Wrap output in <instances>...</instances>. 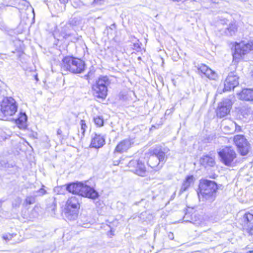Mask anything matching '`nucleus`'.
Masks as SVG:
<instances>
[{
	"label": "nucleus",
	"instance_id": "f3484780",
	"mask_svg": "<svg viewBox=\"0 0 253 253\" xmlns=\"http://www.w3.org/2000/svg\"><path fill=\"white\" fill-rule=\"evenodd\" d=\"M240 99L245 101H253V89L244 88L238 94Z\"/></svg>",
	"mask_w": 253,
	"mask_h": 253
},
{
	"label": "nucleus",
	"instance_id": "a878e982",
	"mask_svg": "<svg viewBox=\"0 0 253 253\" xmlns=\"http://www.w3.org/2000/svg\"><path fill=\"white\" fill-rule=\"evenodd\" d=\"M79 182L70 183L66 185V190L70 193H74L75 191L78 186Z\"/></svg>",
	"mask_w": 253,
	"mask_h": 253
},
{
	"label": "nucleus",
	"instance_id": "5701e85b",
	"mask_svg": "<svg viewBox=\"0 0 253 253\" xmlns=\"http://www.w3.org/2000/svg\"><path fill=\"white\" fill-rule=\"evenodd\" d=\"M237 30V25L235 22L231 23L226 29V33L227 35L232 36L235 34Z\"/></svg>",
	"mask_w": 253,
	"mask_h": 253
},
{
	"label": "nucleus",
	"instance_id": "ddd939ff",
	"mask_svg": "<svg viewBox=\"0 0 253 253\" xmlns=\"http://www.w3.org/2000/svg\"><path fill=\"white\" fill-rule=\"evenodd\" d=\"M238 77L233 72L229 74L224 82L223 91L234 89L239 84Z\"/></svg>",
	"mask_w": 253,
	"mask_h": 253
},
{
	"label": "nucleus",
	"instance_id": "412c9836",
	"mask_svg": "<svg viewBox=\"0 0 253 253\" xmlns=\"http://www.w3.org/2000/svg\"><path fill=\"white\" fill-rule=\"evenodd\" d=\"M200 162L201 164L205 167L208 166L212 167L215 163L214 159L208 156H203L201 158Z\"/></svg>",
	"mask_w": 253,
	"mask_h": 253
},
{
	"label": "nucleus",
	"instance_id": "a19ab883",
	"mask_svg": "<svg viewBox=\"0 0 253 253\" xmlns=\"http://www.w3.org/2000/svg\"><path fill=\"white\" fill-rule=\"evenodd\" d=\"M137 45H138V43L137 44H134V46L136 47V46H137Z\"/></svg>",
	"mask_w": 253,
	"mask_h": 253
},
{
	"label": "nucleus",
	"instance_id": "49530a36",
	"mask_svg": "<svg viewBox=\"0 0 253 253\" xmlns=\"http://www.w3.org/2000/svg\"><path fill=\"white\" fill-rule=\"evenodd\" d=\"M114 165H118V163H117V164H116V163H115Z\"/></svg>",
	"mask_w": 253,
	"mask_h": 253
},
{
	"label": "nucleus",
	"instance_id": "423d86ee",
	"mask_svg": "<svg viewBox=\"0 0 253 253\" xmlns=\"http://www.w3.org/2000/svg\"><path fill=\"white\" fill-rule=\"evenodd\" d=\"M165 162V153L160 148H156L153 150V154L149 158L148 163L152 168L160 169L162 168Z\"/></svg>",
	"mask_w": 253,
	"mask_h": 253
},
{
	"label": "nucleus",
	"instance_id": "7ed1b4c3",
	"mask_svg": "<svg viewBox=\"0 0 253 253\" xmlns=\"http://www.w3.org/2000/svg\"><path fill=\"white\" fill-rule=\"evenodd\" d=\"M84 62L81 59L68 56L63 59L61 68L63 70L73 73H81L84 71Z\"/></svg>",
	"mask_w": 253,
	"mask_h": 253
},
{
	"label": "nucleus",
	"instance_id": "20e7f679",
	"mask_svg": "<svg viewBox=\"0 0 253 253\" xmlns=\"http://www.w3.org/2000/svg\"><path fill=\"white\" fill-rule=\"evenodd\" d=\"M110 84L111 81L108 77H99L92 85L94 96L99 98H105L107 95L108 86Z\"/></svg>",
	"mask_w": 253,
	"mask_h": 253
},
{
	"label": "nucleus",
	"instance_id": "9d476101",
	"mask_svg": "<svg viewBox=\"0 0 253 253\" xmlns=\"http://www.w3.org/2000/svg\"><path fill=\"white\" fill-rule=\"evenodd\" d=\"M234 141L240 154L243 156L246 155L249 152V146L244 136L242 135H237L234 136Z\"/></svg>",
	"mask_w": 253,
	"mask_h": 253
},
{
	"label": "nucleus",
	"instance_id": "f257e3e1",
	"mask_svg": "<svg viewBox=\"0 0 253 253\" xmlns=\"http://www.w3.org/2000/svg\"><path fill=\"white\" fill-rule=\"evenodd\" d=\"M217 185L212 181L202 180L199 184V192L198 194L200 199L213 201L215 197Z\"/></svg>",
	"mask_w": 253,
	"mask_h": 253
},
{
	"label": "nucleus",
	"instance_id": "c03bdc74",
	"mask_svg": "<svg viewBox=\"0 0 253 253\" xmlns=\"http://www.w3.org/2000/svg\"><path fill=\"white\" fill-rule=\"evenodd\" d=\"M153 163H156V161H154Z\"/></svg>",
	"mask_w": 253,
	"mask_h": 253
},
{
	"label": "nucleus",
	"instance_id": "a18cd8bd",
	"mask_svg": "<svg viewBox=\"0 0 253 253\" xmlns=\"http://www.w3.org/2000/svg\"><path fill=\"white\" fill-rule=\"evenodd\" d=\"M249 253H253V251L250 252Z\"/></svg>",
	"mask_w": 253,
	"mask_h": 253
},
{
	"label": "nucleus",
	"instance_id": "37998d69",
	"mask_svg": "<svg viewBox=\"0 0 253 253\" xmlns=\"http://www.w3.org/2000/svg\"><path fill=\"white\" fill-rule=\"evenodd\" d=\"M184 221H188V220H186V219H185V220H184Z\"/></svg>",
	"mask_w": 253,
	"mask_h": 253
},
{
	"label": "nucleus",
	"instance_id": "2f4dec72",
	"mask_svg": "<svg viewBox=\"0 0 253 253\" xmlns=\"http://www.w3.org/2000/svg\"><path fill=\"white\" fill-rule=\"evenodd\" d=\"M15 236L16 234H6L3 235L2 238L6 241H9Z\"/></svg>",
	"mask_w": 253,
	"mask_h": 253
},
{
	"label": "nucleus",
	"instance_id": "6e6552de",
	"mask_svg": "<svg viewBox=\"0 0 253 253\" xmlns=\"http://www.w3.org/2000/svg\"><path fill=\"white\" fill-rule=\"evenodd\" d=\"M74 194L92 199H96L99 196L98 192L94 188L82 182H79Z\"/></svg>",
	"mask_w": 253,
	"mask_h": 253
},
{
	"label": "nucleus",
	"instance_id": "de8ad7c7",
	"mask_svg": "<svg viewBox=\"0 0 253 253\" xmlns=\"http://www.w3.org/2000/svg\"><path fill=\"white\" fill-rule=\"evenodd\" d=\"M36 210V207L34 209V211H35Z\"/></svg>",
	"mask_w": 253,
	"mask_h": 253
},
{
	"label": "nucleus",
	"instance_id": "cd10ccee",
	"mask_svg": "<svg viewBox=\"0 0 253 253\" xmlns=\"http://www.w3.org/2000/svg\"><path fill=\"white\" fill-rule=\"evenodd\" d=\"M107 0H89L86 2L87 5H101L103 4Z\"/></svg>",
	"mask_w": 253,
	"mask_h": 253
},
{
	"label": "nucleus",
	"instance_id": "1a4fd4ad",
	"mask_svg": "<svg viewBox=\"0 0 253 253\" xmlns=\"http://www.w3.org/2000/svg\"><path fill=\"white\" fill-rule=\"evenodd\" d=\"M128 167L130 170L136 174L144 176L146 173V167L143 163L137 160H133L130 161L128 164Z\"/></svg>",
	"mask_w": 253,
	"mask_h": 253
},
{
	"label": "nucleus",
	"instance_id": "f704fd0d",
	"mask_svg": "<svg viewBox=\"0 0 253 253\" xmlns=\"http://www.w3.org/2000/svg\"><path fill=\"white\" fill-rule=\"evenodd\" d=\"M168 237H169V239L170 240H173L174 238V235H173V233H171V232H170L168 234Z\"/></svg>",
	"mask_w": 253,
	"mask_h": 253
},
{
	"label": "nucleus",
	"instance_id": "0eeeda50",
	"mask_svg": "<svg viewBox=\"0 0 253 253\" xmlns=\"http://www.w3.org/2000/svg\"><path fill=\"white\" fill-rule=\"evenodd\" d=\"M221 161L225 165L233 166L236 162V153L230 147H226L218 152Z\"/></svg>",
	"mask_w": 253,
	"mask_h": 253
},
{
	"label": "nucleus",
	"instance_id": "f8f14e48",
	"mask_svg": "<svg viewBox=\"0 0 253 253\" xmlns=\"http://www.w3.org/2000/svg\"><path fill=\"white\" fill-rule=\"evenodd\" d=\"M222 126V130L225 134H232L236 131L239 132L241 130V126L230 120L224 121Z\"/></svg>",
	"mask_w": 253,
	"mask_h": 253
},
{
	"label": "nucleus",
	"instance_id": "473e14b6",
	"mask_svg": "<svg viewBox=\"0 0 253 253\" xmlns=\"http://www.w3.org/2000/svg\"><path fill=\"white\" fill-rule=\"evenodd\" d=\"M21 199L17 197L15 199L14 202L13 203L12 205L14 207H18L21 204Z\"/></svg>",
	"mask_w": 253,
	"mask_h": 253
},
{
	"label": "nucleus",
	"instance_id": "b1692460",
	"mask_svg": "<svg viewBox=\"0 0 253 253\" xmlns=\"http://www.w3.org/2000/svg\"><path fill=\"white\" fill-rule=\"evenodd\" d=\"M205 75L210 80H216L218 78L217 73L211 68L208 69L207 72H206Z\"/></svg>",
	"mask_w": 253,
	"mask_h": 253
},
{
	"label": "nucleus",
	"instance_id": "c756f323",
	"mask_svg": "<svg viewBox=\"0 0 253 253\" xmlns=\"http://www.w3.org/2000/svg\"><path fill=\"white\" fill-rule=\"evenodd\" d=\"M26 205H31L35 202V198L34 196H28L25 199V201Z\"/></svg>",
	"mask_w": 253,
	"mask_h": 253
},
{
	"label": "nucleus",
	"instance_id": "39448f33",
	"mask_svg": "<svg viewBox=\"0 0 253 253\" xmlns=\"http://www.w3.org/2000/svg\"><path fill=\"white\" fill-rule=\"evenodd\" d=\"M253 50V40L246 42L241 41L238 43L235 42V51L233 54V60H236L242 58L243 56L250 53Z\"/></svg>",
	"mask_w": 253,
	"mask_h": 253
},
{
	"label": "nucleus",
	"instance_id": "dca6fc26",
	"mask_svg": "<svg viewBox=\"0 0 253 253\" xmlns=\"http://www.w3.org/2000/svg\"><path fill=\"white\" fill-rule=\"evenodd\" d=\"M243 220L248 226L247 230L250 235H253V214L245 213L243 216Z\"/></svg>",
	"mask_w": 253,
	"mask_h": 253
},
{
	"label": "nucleus",
	"instance_id": "58836bf2",
	"mask_svg": "<svg viewBox=\"0 0 253 253\" xmlns=\"http://www.w3.org/2000/svg\"><path fill=\"white\" fill-rule=\"evenodd\" d=\"M87 224H88L87 223H86V224H84V225H83V226L84 227L86 228V227H87Z\"/></svg>",
	"mask_w": 253,
	"mask_h": 253
},
{
	"label": "nucleus",
	"instance_id": "4468645a",
	"mask_svg": "<svg viewBox=\"0 0 253 253\" xmlns=\"http://www.w3.org/2000/svg\"><path fill=\"white\" fill-rule=\"evenodd\" d=\"M105 144V138L101 135L95 133L92 136L90 146L96 149L102 147Z\"/></svg>",
	"mask_w": 253,
	"mask_h": 253
},
{
	"label": "nucleus",
	"instance_id": "2eb2a0df",
	"mask_svg": "<svg viewBox=\"0 0 253 253\" xmlns=\"http://www.w3.org/2000/svg\"><path fill=\"white\" fill-rule=\"evenodd\" d=\"M133 142L129 138L126 139L120 142L116 146L115 151L123 153L126 151L132 145Z\"/></svg>",
	"mask_w": 253,
	"mask_h": 253
},
{
	"label": "nucleus",
	"instance_id": "6ab92c4d",
	"mask_svg": "<svg viewBox=\"0 0 253 253\" xmlns=\"http://www.w3.org/2000/svg\"><path fill=\"white\" fill-rule=\"evenodd\" d=\"M27 116L25 113L20 112L18 118L15 120L16 124L20 128H25L27 126Z\"/></svg>",
	"mask_w": 253,
	"mask_h": 253
},
{
	"label": "nucleus",
	"instance_id": "4c0bfd02",
	"mask_svg": "<svg viewBox=\"0 0 253 253\" xmlns=\"http://www.w3.org/2000/svg\"><path fill=\"white\" fill-rule=\"evenodd\" d=\"M190 222H192L193 223V224H196V225H198L199 223H197V222H193V221H190Z\"/></svg>",
	"mask_w": 253,
	"mask_h": 253
},
{
	"label": "nucleus",
	"instance_id": "c9c22d12",
	"mask_svg": "<svg viewBox=\"0 0 253 253\" xmlns=\"http://www.w3.org/2000/svg\"><path fill=\"white\" fill-rule=\"evenodd\" d=\"M59 1L63 3H66L68 1V0H59Z\"/></svg>",
	"mask_w": 253,
	"mask_h": 253
},
{
	"label": "nucleus",
	"instance_id": "7c9ffc66",
	"mask_svg": "<svg viewBox=\"0 0 253 253\" xmlns=\"http://www.w3.org/2000/svg\"><path fill=\"white\" fill-rule=\"evenodd\" d=\"M209 68L205 64H202L199 66V67L198 68V69L199 71H200L202 73L205 75L206 72H207V71Z\"/></svg>",
	"mask_w": 253,
	"mask_h": 253
},
{
	"label": "nucleus",
	"instance_id": "72a5a7b5",
	"mask_svg": "<svg viewBox=\"0 0 253 253\" xmlns=\"http://www.w3.org/2000/svg\"><path fill=\"white\" fill-rule=\"evenodd\" d=\"M46 193V190L42 188L40 190L36 191V196H42Z\"/></svg>",
	"mask_w": 253,
	"mask_h": 253
},
{
	"label": "nucleus",
	"instance_id": "bb28decb",
	"mask_svg": "<svg viewBox=\"0 0 253 253\" xmlns=\"http://www.w3.org/2000/svg\"><path fill=\"white\" fill-rule=\"evenodd\" d=\"M94 124L98 127L103 126L104 121L102 116H97L93 118Z\"/></svg>",
	"mask_w": 253,
	"mask_h": 253
},
{
	"label": "nucleus",
	"instance_id": "9b49d317",
	"mask_svg": "<svg viewBox=\"0 0 253 253\" xmlns=\"http://www.w3.org/2000/svg\"><path fill=\"white\" fill-rule=\"evenodd\" d=\"M232 103L229 99H226L218 104L216 110V115L218 117L223 118L228 115L231 110Z\"/></svg>",
	"mask_w": 253,
	"mask_h": 253
},
{
	"label": "nucleus",
	"instance_id": "aec40b11",
	"mask_svg": "<svg viewBox=\"0 0 253 253\" xmlns=\"http://www.w3.org/2000/svg\"><path fill=\"white\" fill-rule=\"evenodd\" d=\"M79 210L65 208V216L69 220H74L78 217Z\"/></svg>",
	"mask_w": 253,
	"mask_h": 253
},
{
	"label": "nucleus",
	"instance_id": "393cba45",
	"mask_svg": "<svg viewBox=\"0 0 253 253\" xmlns=\"http://www.w3.org/2000/svg\"><path fill=\"white\" fill-rule=\"evenodd\" d=\"M71 27V24L70 23H67L64 26V27L63 28L61 32V36L64 38H67L70 35V34L68 33V31L70 30Z\"/></svg>",
	"mask_w": 253,
	"mask_h": 253
},
{
	"label": "nucleus",
	"instance_id": "f03ea898",
	"mask_svg": "<svg viewBox=\"0 0 253 253\" xmlns=\"http://www.w3.org/2000/svg\"><path fill=\"white\" fill-rule=\"evenodd\" d=\"M18 103L12 97H5L0 102V115L6 119L17 112Z\"/></svg>",
	"mask_w": 253,
	"mask_h": 253
},
{
	"label": "nucleus",
	"instance_id": "c85d7f7f",
	"mask_svg": "<svg viewBox=\"0 0 253 253\" xmlns=\"http://www.w3.org/2000/svg\"><path fill=\"white\" fill-rule=\"evenodd\" d=\"M80 125H81V132L82 133V136H84V135L85 131L87 128V126L85 123V122L84 120H81L80 122Z\"/></svg>",
	"mask_w": 253,
	"mask_h": 253
},
{
	"label": "nucleus",
	"instance_id": "e433bc0d",
	"mask_svg": "<svg viewBox=\"0 0 253 253\" xmlns=\"http://www.w3.org/2000/svg\"><path fill=\"white\" fill-rule=\"evenodd\" d=\"M72 5H73L74 7H75L76 8L78 7V5L77 4H76V2H74V3H72Z\"/></svg>",
	"mask_w": 253,
	"mask_h": 253
},
{
	"label": "nucleus",
	"instance_id": "4be33fe9",
	"mask_svg": "<svg viewBox=\"0 0 253 253\" xmlns=\"http://www.w3.org/2000/svg\"><path fill=\"white\" fill-rule=\"evenodd\" d=\"M194 182V177L192 175L188 176L184 181L180 189V192L186 191Z\"/></svg>",
	"mask_w": 253,
	"mask_h": 253
},
{
	"label": "nucleus",
	"instance_id": "ea45409f",
	"mask_svg": "<svg viewBox=\"0 0 253 253\" xmlns=\"http://www.w3.org/2000/svg\"><path fill=\"white\" fill-rule=\"evenodd\" d=\"M187 216V214H186L184 216V219H186Z\"/></svg>",
	"mask_w": 253,
	"mask_h": 253
},
{
	"label": "nucleus",
	"instance_id": "79ce46f5",
	"mask_svg": "<svg viewBox=\"0 0 253 253\" xmlns=\"http://www.w3.org/2000/svg\"><path fill=\"white\" fill-rule=\"evenodd\" d=\"M137 45H138V43L137 44H134V46L136 47V46H137Z\"/></svg>",
	"mask_w": 253,
	"mask_h": 253
},
{
	"label": "nucleus",
	"instance_id": "a211bd4d",
	"mask_svg": "<svg viewBox=\"0 0 253 253\" xmlns=\"http://www.w3.org/2000/svg\"><path fill=\"white\" fill-rule=\"evenodd\" d=\"M80 204L79 198L76 196H72L66 202V208L79 210Z\"/></svg>",
	"mask_w": 253,
	"mask_h": 253
}]
</instances>
